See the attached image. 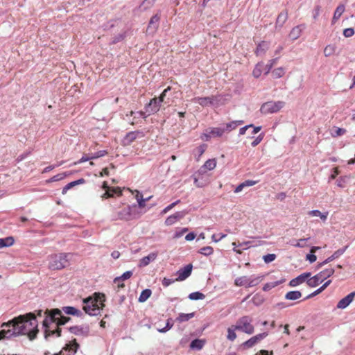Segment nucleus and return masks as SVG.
I'll return each mask as SVG.
<instances>
[{
	"mask_svg": "<svg viewBox=\"0 0 355 355\" xmlns=\"http://www.w3.org/2000/svg\"><path fill=\"white\" fill-rule=\"evenodd\" d=\"M62 311L68 315H76L77 317H82L83 315V313L80 310L73 306H64L62 307Z\"/></svg>",
	"mask_w": 355,
	"mask_h": 355,
	"instance_id": "nucleus-21",
	"label": "nucleus"
},
{
	"mask_svg": "<svg viewBox=\"0 0 355 355\" xmlns=\"http://www.w3.org/2000/svg\"><path fill=\"white\" fill-rule=\"evenodd\" d=\"M301 297L302 293L298 291H289L285 295V298L288 300H296L300 299Z\"/></svg>",
	"mask_w": 355,
	"mask_h": 355,
	"instance_id": "nucleus-30",
	"label": "nucleus"
},
{
	"mask_svg": "<svg viewBox=\"0 0 355 355\" xmlns=\"http://www.w3.org/2000/svg\"><path fill=\"white\" fill-rule=\"evenodd\" d=\"M206 150V145H201L197 148V151L198 153V156L197 157V160H199L201 155L205 153Z\"/></svg>",
	"mask_w": 355,
	"mask_h": 355,
	"instance_id": "nucleus-59",
	"label": "nucleus"
},
{
	"mask_svg": "<svg viewBox=\"0 0 355 355\" xmlns=\"http://www.w3.org/2000/svg\"><path fill=\"white\" fill-rule=\"evenodd\" d=\"M173 324L171 322V319L167 320L166 326L162 329H158V331L160 333H165L169 329H171L173 327Z\"/></svg>",
	"mask_w": 355,
	"mask_h": 355,
	"instance_id": "nucleus-52",
	"label": "nucleus"
},
{
	"mask_svg": "<svg viewBox=\"0 0 355 355\" xmlns=\"http://www.w3.org/2000/svg\"><path fill=\"white\" fill-rule=\"evenodd\" d=\"M205 345V341L200 339H195L191 341L190 347L191 349H201Z\"/></svg>",
	"mask_w": 355,
	"mask_h": 355,
	"instance_id": "nucleus-38",
	"label": "nucleus"
},
{
	"mask_svg": "<svg viewBox=\"0 0 355 355\" xmlns=\"http://www.w3.org/2000/svg\"><path fill=\"white\" fill-rule=\"evenodd\" d=\"M285 73L284 69L282 67L275 69L272 71V76L274 78H279L282 77Z\"/></svg>",
	"mask_w": 355,
	"mask_h": 355,
	"instance_id": "nucleus-45",
	"label": "nucleus"
},
{
	"mask_svg": "<svg viewBox=\"0 0 355 355\" xmlns=\"http://www.w3.org/2000/svg\"><path fill=\"white\" fill-rule=\"evenodd\" d=\"M46 318L42 322L43 326H47L48 321L56 324L57 327L64 325L68 322L71 318L64 316L61 310L58 309H46L44 312Z\"/></svg>",
	"mask_w": 355,
	"mask_h": 355,
	"instance_id": "nucleus-3",
	"label": "nucleus"
},
{
	"mask_svg": "<svg viewBox=\"0 0 355 355\" xmlns=\"http://www.w3.org/2000/svg\"><path fill=\"white\" fill-rule=\"evenodd\" d=\"M278 58H275L269 60L268 63L266 65L263 64V71L264 73L268 74L271 70L273 65L276 63Z\"/></svg>",
	"mask_w": 355,
	"mask_h": 355,
	"instance_id": "nucleus-47",
	"label": "nucleus"
},
{
	"mask_svg": "<svg viewBox=\"0 0 355 355\" xmlns=\"http://www.w3.org/2000/svg\"><path fill=\"white\" fill-rule=\"evenodd\" d=\"M78 347L79 345L77 343L76 340H74L71 343L67 345L66 349L69 350L71 354H74Z\"/></svg>",
	"mask_w": 355,
	"mask_h": 355,
	"instance_id": "nucleus-42",
	"label": "nucleus"
},
{
	"mask_svg": "<svg viewBox=\"0 0 355 355\" xmlns=\"http://www.w3.org/2000/svg\"><path fill=\"white\" fill-rule=\"evenodd\" d=\"M347 248V246H345V247H344L343 248H340L338 250H336V252H334L331 256H330L329 257L326 259L324 261L319 263L317 265V268L319 269V268H322L324 265H325V264L332 261L333 260L338 258L339 257H340L345 252Z\"/></svg>",
	"mask_w": 355,
	"mask_h": 355,
	"instance_id": "nucleus-11",
	"label": "nucleus"
},
{
	"mask_svg": "<svg viewBox=\"0 0 355 355\" xmlns=\"http://www.w3.org/2000/svg\"><path fill=\"white\" fill-rule=\"evenodd\" d=\"M193 266L191 263H189L184 267L179 269L176 275H178V277L175 279L176 281L181 282L185 280L187 278H188L192 272Z\"/></svg>",
	"mask_w": 355,
	"mask_h": 355,
	"instance_id": "nucleus-9",
	"label": "nucleus"
},
{
	"mask_svg": "<svg viewBox=\"0 0 355 355\" xmlns=\"http://www.w3.org/2000/svg\"><path fill=\"white\" fill-rule=\"evenodd\" d=\"M186 215V212L184 211H177L175 214L169 216L165 220V224L166 225H171L174 224L176 221L183 218Z\"/></svg>",
	"mask_w": 355,
	"mask_h": 355,
	"instance_id": "nucleus-14",
	"label": "nucleus"
},
{
	"mask_svg": "<svg viewBox=\"0 0 355 355\" xmlns=\"http://www.w3.org/2000/svg\"><path fill=\"white\" fill-rule=\"evenodd\" d=\"M336 46L334 45H327L324 49V55L325 57H329L334 54L336 51Z\"/></svg>",
	"mask_w": 355,
	"mask_h": 355,
	"instance_id": "nucleus-44",
	"label": "nucleus"
},
{
	"mask_svg": "<svg viewBox=\"0 0 355 355\" xmlns=\"http://www.w3.org/2000/svg\"><path fill=\"white\" fill-rule=\"evenodd\" d=\"M91 159H92V156H83L78 161L74 162V165H77Z\"/></svg>",
	"mask_w": 355,
	"mask_h": 355,
	"instance_id": "nucleus-62",
	"label": "nucleus"
},
{
	"mask_svg": "<svg viewBox=\"0 0 355 355\" xmlns=\"http://www.w3.org/2000/svg\"><path fill=\"white\" fill-rule=\"evenodd\" d=\"M0 331V340L19 335H27L30 340H34L39 332L38 322L34 313H28L3 323Z\"/></svg>",
	"mask_w": 355,
	"mask_h": 355,
	"instance_id": "nucleus-1",
	"label": "nucleus"
},
{
	"mask_svg": "<svg viewBox=\"0 0 355 355\" xmlns=\"http://www.w3.org/2000/svg\"><path fill=\"white\" fill-rule=\"evenodd\" d=\"M157 257V252H151L148 256L143 257L140 261L138 265L139 267L142 268L147 266L151 261H153L156 259Z\"/></svg>",
	"mask_w": 355,
	"mask_h": 355,
	"instance_id": "nucleus-17",
	"label": "nucleus"
},
{
	"mask_svg": "<svg viewBox=\"0 0 355 355\" xmlns=\"http://www.w3.org/2000/svg\"><path fill=\"white\" fill-rule=\"evenodd\" d=\"M311 275V272L302 273V274L300 275L299 276H297V277L291 279L289 282V286H293V287L297 286V285L305 282V280L307 278L310 277Z\"/></svg>",
	"mask_w": 355,
	"mask_h": 355,
	"instance_id": "nucleus-16",
	"label": "nucleus"
},
{
	"mask_svg": "<svg viewBox=\"0 0 355 355\" xmlns=\"http://www.w3.org/2000/svg\"><path fill=\"white\" fill-rule=\"evenodd\" d=\"M251 241H245L241 243H239L238 246L241 247V249H236V243L235 242L232 243V245L234 246V251L238 254H241L242 251L246 250L250 247Z\"/></svg>",
	"mask_w": 355,
	"mask_h": 355,
	"instance_id": "nucleus-29",
	"label": "nucleus"
},
{
	"mask_svg": "<svg viewBox=\"0 0 355 355\" xmlns=\"http://www.w3.org/2000/svg\"><path fill=\"white\" fill-rule=\"evenodd\" d=\"M15 242L12 236H8L6 238L0 239V248L4 247H10L13 245Z\"/></svg>",
	"mask_w": 355,
	"mask_h": 355,
	"instance_id": "nucleus-33",
	"label": "nucleus"
},
{
	"mask_svg": "<svg viewBox=\"0 0 355 355\" xmlns=\"http://www.w3.org/2000/svg\"><path fill=\"white\" fill-rule=\"evenodd\" d=\"M258 182V181H254V180H245L243 182L241 183L240 184H239L235 190H234V193H239L241 192L243 188L246 187H252V186H254V184H256Z\"/></svg>",
	"mask_w": 355,
	"mask_h": 355,
	"instance_id": "nucleus-25",
	"label": "nucleus"
},
{
	"mask_svg": "<svg viewBox=\"0 0 355 355\" xmlns=\"http://www.w3.org/2000/svg\"><path fill=\"white\" fill-rule=\"evenodd\" d=\"M110 190L111 193H112V195L114 193H115L118 196L122 195V191L121 190V189L119 187L111 188Z\"/></svg>",
	"mask_w": 355,
	"mask_h": 355,
	"instance_id": "nucleus-64",
	"label": "nucleus"
},
{
	"mask_svg": "<svg viewBox=\"0 0 355 355\" xmlns=\"http://www.w3.org/2000/svg\"><path fill=\"white\" fill-rule=\"evenodd\" d=\"M236 127H237V124L234 122V121H231V122H230V123L226 124L225 128H224L225 129V131L230 132L232 130L236 129Z\"/></svg>",
	"mask_w": 355,
	"mask_h": 355,
	"instance_id": "nucleus-53",
	"label": "nucleus"
},
{
	"mask_svg": "<svg viewBox=\"0 0 355 355\" xmlns=\"http://www.w3.org/2000/svg\"><path fill=\"white\" fill-rule=\"evenodd\" d=\"M198 252L205 256H209L213 254L214 249L211 246H206L200 248Z\"/></svg>",
	"mask_w": 355,
	"mask_h": 355,
	"instance_id": "nucleus-48",
	"label": "nucleus"
},
{
	"mask_svg": "<svg viewBox=\"0 0 355 355\" xmlns=\"http://www.w3.org/2000/svg\"><path fill=\"white\" fill-rule=\"evenodd\" d=\"M309 214L312 216H318L321 218L322 221H325L327 218L328 212L322 213L320 211L315 209L311 210L309 212Z\"/></svg>",
	"mask_w": 355,
	"mask_h": 355,
	"instance_id": "nucleus-34",
	"label": "nucleus"
},
{
	"mask_svg": "<svg viewBox=\"0 0 355 355\" xmlns=\"http://www.w3.org/2000/svg\"><path fill=\"white\" fill-rule=\"evenodd\" d=\"M69 253H60L50 257L49 268L51 270H61L69 265Z\"/></svg>",
	"mask_w": 355,
	"mask_h": 355,
	"instance_id": "nucleus-5",
	"label": "nucleus"
},
{
	"mask_svg": "<svg viewBox=\"0 0 355 355\" xmlns=\"http://www.w3.org/2000/svg\"><path fill=\"white\" fill-rule=\"evenodd\" d=\"M216 166V161L215 159H209L205 162L204 165L201 166L199 170V173H203L207 171V170H213Z\"/></svg>",
	"mask_w": 355,
	"mask_h": 355,
	"instance_id": "nucleus-19",
	"label": "nucleus"
},
{
	"mask_svg": "<svg viewBox=\"0 0 355 355\" xmlns=\"http://www.w3.org/2000/svg\"><path fill=\"white\" fill-rule=\"evenodd\" d=\"M107 153L106 150H99L92 155V159H97L105 155Z\"/></svg>",
	"mask_w": 355,
	"mask_h": 355,
	"instance_id": "nucleus-57",
	"label": "nucleus"
},
{
	"mask_svg": "<svg viewBox=\"0 0 355 355\" xmlns=\"http://www.w3.org/2000/svg\"><path fill=\"white\" fill-rule=\"evenodd\" d=\"M152 291L150 289L146 288L144 289L140 294L139 297V302H146L151 295Z\"/></svg>",
	"mask_w": 355,
	"mask_h": 355,
	"instance_id": "nucleus-35",
	"label": "nucleus"
},
{
	"mask_svg": "<svg viewBox=\"0 0 355 355\" xmlns=\"http://www.w3.org/2000/svg\"><path fill=\"white\" fill-rule=\"evenodd\" d=\"M189 298L191 300H203L205 298V295L199 291H196V292L190 293L189 295Z\"/></svg>",
	"mask_w": 355,
	"mask_h": 355,
	"instance_id": "nucleus-41",
	"label": "nucleus"
},
{
	"mask_svg": "<svg viewBox=\"0 0 355 355\" xmlns=\"http://www.w3.org/2000/svg\"><path fill=\"white\" fill-rule=\"evenodd\" d=\"M288 19V12L287 11H282L281 12L279 15L277 16V20H276V28L277 27H282L284 23Z\"/></svg>",
	"mask_w": 355,
	"mask_h": 355,
	"instance_id": "nucleus-22",
	"label": "nucleus"
},
{
	"mask_svg": "<svg viewBox=\"0 0 355 355\" xmlns=\"http://www.w3.org/2000/svg\"><path fill=\"white\" fill-rule=\"evenodd\" d=\"M125 36L123 34H119L117 35L116 36H115L114 37L112 38V40L111 42L112 44H116L121 40H123L124 39Z\"/></svg>",
	"mask_w": 355,
	"mask_h": 355,
	"instance_id": "nucleus-58",
	"label": "nucleus"
},
{
	"mask_svg": "<svg viewBox=\"0 0 355 355\" xmlns=\"http://www.w3.org/2000/svg\"><path fill=\"white\" fill-rule=\"evenodd\" d=\"M132 275V272L130 270L125 272L122 275L116 277L114 279V283H118L130 278Z\"/></svg>",
	"mask_w": 355,
	"mask_h": 355,
	"instance_id": "nucleus-39",
	"label": "nucleus"
},
{
	"mask_svg": "<svg viewBox=\"0 0 355 355\" xmlns=\"http://www.w3.org/2000/svg\"><path fill=\"white\" fill-rule=\"evenodd\" d=\"M276 258V255L275 254H268L266 255H264L263 257V259L264 260L265 263H270L273 261Z\"/></svg>",
	"mask_w": 355,
	"mask_h": 355,
	"instance_id": "nucleus-54",
	"label": "nucleus"
},
{
	"mask_svg": "<svg viewBox=\"0 0 355 355\" xmlns=\"http://www.w3.org/2000/svg\"><path fill=\"white\" fill-rule=\"evenodd\" d=\"M225 132V129L222 128H213L211 129L209 134L214 137H221Z\"/></svg>",
	"mask_w": 355,
	"mask_h": 355,
	"instance_id": "nucleus-46",
	"label": "nucleus"
},
{
	"mask_svg": "<svg viewBox=\"0 0 355 355\" xmlns=\"http://www.w3.org/2000/svg\"><path fill=\"white\" fill-rule=\"evenodd\" d=\"M263 279V276L249 277L248 287H253L258 285Z\"/></svg>",
	"mask_w": 355,
	"mask_h": 355,
	"instance_id": "nucleus-37",
	"label": "nucleus"
},
{
	"mask_svg": "<svg viewBox=\"0 0 355 355\" xmlns=\"http://www.w3.org/2000/svg\"><path fill=\"white\" fill-rule=\"evenodd\" d=\"M321 282H322L318 275H315V276L310 277L306 281L308 286L311 288L316 287Z\"/></svg>",
	"mask_w": 355,
	"mask_h": 355,
	"instance_id": "nucleus-31",
	"label": "nucleus"
},
{
	"mask_svg": "<svg viewBox=\"0 0 355 355\" xmlns=\"http://www.w3.org/2000/svg\"><path fill=\"white\" fill-rule=\"evenodd\" d=\"M105 296L100 293H95L93 296L83 299L84 306L83 309L85 313L96 316L100 314L101 311L105 306Z\"/></svg>",
	"mask_w": 355,
	"mask_h": 355,
	"instance_id": "nucleus-2",
	"label": "nucleus"
},
{
	"mask_svg": "<svg viewBox=\"0 0 355 355\" xmlns=\"http://www.w3.org/2000/svg\"><path fill=\"white\" fill-rule=\"evenodd\" d=\"M252 320L250 316L245 315L238 319L235 324V329L247 334L251 335L254 331L252 324Z\"/></svg>",
	"mask_w": 355,
	"mask_h": 355,
	"instance_id": "nucleus-6",
	"label": "nucleus"
},
{
	"mask_svg": "<svg viewBox=\"0 0 355 355\" xmlns=\"http://www.w3.org/2000/svg\"><path fill=\"white\" fill-rule=\"evenodd\" d=\"M195 313H180L178 317L176 318V320L179 322H183L189 320L192 318L194 317Z\"/></svg>",
	"mask_w": 355,
	"mask_h": 355,
	"instance_id": "nucleus-36",
	"label": "nucleus"
},
{
	"mask_svg": "<svg viewBox=\"0 0 355 355\" xmlns=\"http://www.w3.org/2000/svg\"><path fill=\"white\" fill-rule=\"evenodd\" d=\"M69 331L74 335L86 337L89 335V327L88 325L72 326L69 328Z\"/></svg>",
	"mask_w": 355,
	"mask_h": 355,
	"instance_id": "nucleus-10",
	"label": "nucleus"
},
{
	"mask_svg": "<svg viewBox=\"0 0 355 355\" xmlns=\"http://www.w3.org/2000/svg\"><path fill=\"white\" fill-rule=\"evenodd\" d=\"M284 105V101H268L261 105L260 111L263 114L275 113L279 112Z\"/></svg>",
	"mask_w": 355,
	"mask_h": 355,
	"instance_id": "nucleus-7",
	"label": "nucleus"
},
{
	"mask_svg": "<svg viewBox=\"0 0 355 355\" xmlns=\"http://www.w3.org/2000/svg\"><path fill=\"white\" fill-rule=\"evenodd\" d=\"M354 30L352 28H347L343 31V35L345 37H349L354 35Z\"/></svg>",
	"mask_w": 355,
	"mask_h": 355,
	"instance_id": "nucleus-56",
	"label": "nucleus"
},
{
	"mask_svg": "<svg viewBox=\"0 0 355 355\" xmlns=\"http://www.w3.org/2000/svg\"><path fill=\"white\" fill-rule=\"evenodd\" d=\"M237 330L235 329V325L232 326L227 329V338L231 341H234L236 338V334L235 331Z\"/></svg>",
	"mask_w": 355,
	"mask_h": 355,
	"instance_id": "nucleus-40",
	"label": "nucleus"
},
{
	"mask_svg": "<svg viewBox=\"0 0 355 355\" xmlns=\"http://www.w3.org/2000/svg\"><path fill=\"white\" fill-rule=\"evenodd\" d=\"M268 336L267 332H263L259 334H257L252 338H250L249 340L243 343V345L247 348H250L253 347L255 344H257L259 341L261 340L264 338H266Z\"/></svg>",
	"mask_w": 355,
	"mask_h": 355,
	"instance_id": "nucleus-12",
	"label": "nucleus"
},
{
	"mask_svg": "<svg viewBox=\"0 0 355 355\" xmlns=\"http://www.w3.org/2000/svg\"><path fill=\"white\" fill-rule=\"evenodd\" d=\"M345 9V6L343 4H340L336 8L332 19V24H334L336 22V21L340 17V16L344 12Z\"/></svg>",
	"mask_w": 355,
	"mask_h": 355,
	"instance_id": "nucleus-26",
	"label": "nucleus"
},
{
	"mask_svg": "<svg viewBox=\"0 0 355 355\" xmlns=\"http://www.w3.org/2000/svg\"><path fill=\"white\" fill-rule=\"evenodd\" d=\"M143 136V132L140 131L130 132L126 135L125 137V141L127 143V144H130L137 137H142Z\"/></svg>",
	"mask_w": 355,
	"mask_h": 355,
	"instance_id": "nucleus-18",
	"label": "nucleus"
},
{
	"mask_svg": "<svg viewBox=\"0 0 355 355\" xmlns=\"http://www.w3.org/2000/svg\"><path fill=\"white\" fill-rule=\"evenodd\" d=\"M263 136L261 134L259 135L252 143L251 145L253 147L257 146L262 140H263Z\"/></svg>",
	"mask_w": 355,
	"mask_h": 355,
	"instance_id": "nucleus-61",
	"label": "nucleus"
},
{
	"mask_svg": "<svg viewBox=\"0 0 355 355\" xmlns=\"http://www.w3.org/2000/svg\"><path fill=\"white\" fill-rule=\"evenodd\" d=\"M269 44L266 42H261L259 43L256 49L255 53L257 55L265 53V52L268 49Z\"/></svg>",
	"mask_w": 355,
	"mask_h": 355,
	"instance_id": "nucleus-32",
	"label": "nucleus"
},
{
	"mask_svg": "<svg viewBox=\"0 0 355 355\" xmlns=\"http://www.w3.org/2000/svg\"><path fill=\"white\" fill-rule=\"evenodd\" d=\"M160 20V17L156 14L153 15L148 23V26L147 28V31L150 33H154L159 26V21Z\"/></svg>",
	"mask_w": 355,
	"mask_h": 355,
	"instance_id": "nucleus-15",
	"label": "nucleus"
},
{
	"mask_svg": "<svg viewBox=\"0 0 355 355\" xmlns=\"http://www.w3.org/2000/svg\"><path fill=\"white\" fill-rule=\"evenodd\" d=\"M355 291L350 293L338 302L336 307L340 309H345L353 301Z\"/></svg>",
	"mask_w": 355,
	"mask_h": 355,
	"instance_id": "nucleus-13",
	"label": "nucleus"
},
{
	"mask_svg": "<svg viewBox=\"0 0 355 355\" xmlns=\"http://www.w3.org/2000/svg\"><path fill=\"white\" fill-rule=\"evenodd\" d=\"M263 70V63H258L252 71V74L255 78H259Z\"/></svg>",
	"mask_w": 355,
	"mask_h": 355,
	"instance_id": "nucleus-43",
	"label": "nucleus"
},
{
	"mask_svg": "<svg viewBox=\"0 0 355 355\" xmlns=\"http://www.w3.org/2000/svg\"><path fill=\"white\" fill-rule=\"evenodd\" d=\"M304 28V25H299L292 28L289 33V37L292 40L298 39L302 33V30Z\"/></svg>",
	"mask_w": 355,
	"mask_h": 355,
	"instance_id": "nucleus-20",
	"label": "nucleus"
},
{
	"mask_svg": "<svg viewBox=\"0 0 355 355\" xmlns=\"http://www.w3.org/2000/svg\"><path fill=\"white\" fill-rule=\"evenodd\" d=\"M176 280L175 279H168V278H166L164 277L162 280V285L164 286V287H167L169 285H171V284H173V282H175Z\"/></svg>",
	"mask_w": 355,
	"mask_h": 355,
	"instance_id": "nucleus-60",
	"label": "nucleus"
},
{
	"mask_svg": "<svg viewBox=\"0 0 355 355\" xmlns=\"http://www.w3.org/2000/svg\"><path fill=\"white\" fill-rule=\"evenodd\" d=\"M85 182V180L83 178H80L78 180L71 182L63 187L62 193L63 195H64L67 193V191L69 190L70 189H71L72 187H73L76 185L84 184Z\"/></svg>",
	"mask_w": 355,
	"mask_h": 355,
	"instance_id": "nucleus-23",
	"label": "nucleus"
},
{
	"mask_svg": "<svg viewBox=\"0 0 355 355\" xmlns=\"http://www.w3.org/2000/svg\"><path fill=\"white\" fill-rule=\"evenodd\" d=\"M150 199V197L149 198H147L146 199H144L143 198H140L139 199H138V205L140 208H143L145 207V203L146 201H148V200Z\"/></svg>",
	"mask_w": 355,
	"mask_h": 355,
	"instance_id": "nucleus-63",
	"label": "nucleus"
},
{
	"mask_svg": "<svg viewBox=\"0 0 355 355\" xmlns=\"http://www.w3.org/2000/svg\"><path fill=\"white\" fill-rule=\"evenodd\" d=\"M50 321H48L47 326H43L44 328V337L46 339L48 338L49 336H53L55 334V331L54 330L50 329V324H51Z\"/></svg>",
	"mask_w": 355,
	"mask_h": 355,
	"instance_id": "nucleus-49",
	"label": "nucleus"
},
{
	"mask_svg": "<svg viewBox=\"0 0 355 355\" xmlns=\"http://www.w3.org/2000/svg\"><path fill=\"white\" fill-rule=\"evenodd\" d=\"M310 238L301 239L297 241L295 243H292L291 245L296 248H304L306 245V241H308Z\"/></svg>",
	"mask_w": 355,
	"mask_h": 355,
	"instance_id": "nucleus-51",
	"label": "nucleus"
},
{
	"mask_svg": "<svg viewBox=\"0 0 355 355\" xmlns=\"http://www.w3.org/2000/svg\"><path fill=\"white\" fill-rule=\"evenodd\" d=\"M345 132H346L345 129L340 128H336L335 132L331 133V136L334 137H336L338 136H341V135H344Z\"/></svg>",
	"mask_w": 355,
	"mask_h": 355,
	"instance_id": "nucleus-55",
	"label": "nucleus"
},
{
	"mask_svg": "<svg viewBox=\"0 0 355 355\" xmlns=\"http://www.w3.org/2000/svg\"><path fill=\"white\" fill-rule=\"evenodd\" d=\"M193 103H197L202 107L214 106L219 107L225 103V98L221 94H218L207 97H195L191 100Z\"/></svg>",
	"mask_w": 355,
	"mask_h": 355,
	"instance_id": "nucleus-4",
	"label": "nucleus"
},
{
	"mask_svg": "<svg viewBox=\"0 0 355 355\" xmlns=\"http://www.w3.org/2000/svg\"><path fill=\"white\" fill-rule=\"evenodd\" d=\"M249 277L242 276L234 280V284L237 286H245L248 288Z\"/></svg>",
	"mask_w": 355,
	"mask_h": 355,
	"instance_id": "nucleus-28",
	"label": "nucleus"
},
{
	"mask_svg": "<svg viewBox=\"0 0 355 355\" xmlns=\"http://www.w3.org/2000/svg\"><path fill=\"white\" fill-rule=\"evenodd\" d=\"M67 176V174L66 173H58V174L53 176L49 180V182H57V181H59V180H61L64 179Z\"/></svg>",
	"mask_w": 355,
	"mask_h": 355,
	"instance_id": "nucleus-50",
	"label": "nucleus"
},
{
	"mask_svg": "<svg viewBox=\"0 0 355 355\" xmlns=\"http://www.w3.org/2000/svg\"><path fill=\"white\" fill-rule=\"evenodd\" d=\"M118 218L121 220H128L130 218L131 216V209L130 207H125L121 211H119L117 214Z\"/></svg>",
	"mask_w": 355,
	"mask_h": 355,
	"instance_id": "nucleus-24",
	"label": "nucleus"
},
{
	"mask_svg": "<svg viewBox=\"0 0 355 355\" xmlns=\"http://www.w3.org/2000/svg\"><path fill=\"white\" fill-rule=\"evenodd\" d=\"M335 270L333 268H327L317 275L320 277L322 282L334 275Z\"/></svg>",
	"mask_w": 355,
	"mask_h": 355,
	"instance_id": "nucleus-27",
	"label": "nucleus"
},
{
	"mask_svg": "<svg viewBox=\"0 0 355 355\" xmlns=\"http://www.w3.org/2000/svg\"><path fill=\"white\" fill-rule=\"evenodd\" d=\"M162 103V99H158L157 98H152L149 103L145 106L146 112L148 113V115L156 113L159 111Z\"/></svg>",
	"mask_w": 355,
	"mask_h": 355,
	"instance_id": "nucleus-8",
	"label": "nucleus"
}]
</instances>
